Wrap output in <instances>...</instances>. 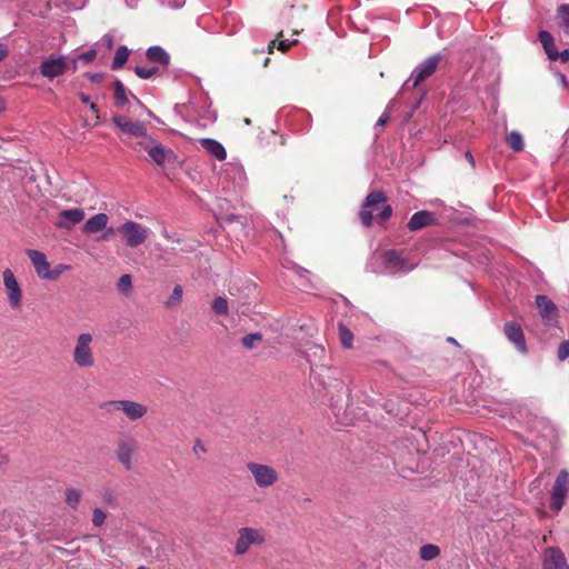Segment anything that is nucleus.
<instances>
[{"label": "nucleus", "mask_w": 569, "mask_h": 569, "mask_svg": "<svg viewBox=\"0 0 569 569\" xmlns=\"http://www.w3.org/2000/svg\"><path fill=\"white\" fill-rule=\"evenodd\" d=\"M387 198L381 191H372L370 192L365 203L359 212L360 220L363 226L369 227L372 223L373 213L376 212L381 221L387 220L391 213L392 209L390 206L386 204Z\"/></svg>", "instance_id": "1"}, {"label": "nucleus", "mask_w": 569, "mask_h": 569, "mask_svg": "<svg viewBox=\"0 0 569 569\" xmlns=\"http://www.w3.org/2000/svg\"><path fill=\"white\" fill-rule=\"evenodd\" d=\"M93 336L90 332L80 333L71 352L73 363L80 369H90L96 363Z\"/></svg>", "instance_id": "2"}, {"label": "nucleus", "mask_w": 569, "mask_h": 569, "mask_svg": "<svg viewBox=\"0 0 569 569\" xmlns=\"http://www.w3.org/2000/svg\"><path fill=\"white\" fill-rule=\"evenodd\" d=\"M266 542V531L262 528L242 527L237 532L233 546L236 556H243L251 547H261Z\"/></svg>", "instance_id": "3"}, {"label": "nucleus", "mask_w": 569, "mask_h": 569, "mask_svg": "<svg viewBox=\"0 0 569 569\" xmlns=\"http://www.w3.org/2000/svg\"><path fill=\"white\" fill-rule=\"evenodd\" d=\"M117 231L128 248H138L142 246L152 233L148 227L132 220H128L120 224Z\"/></svg>", "instance_id": "4"}, {"label": "nucleus", "mask_w": 569, "mask_h": 569, "mask_svg": "<svg viewBox=\"0 0 569 569\" xmlns=\"http://www.w3.org/2000/svg\"><path fill=\"white\" fill-rule=\"evenodd\" d=\"M138 146L147 151L150 159L160 167L176 166L180 163L172 149L154 141L151 137L147 140L139 141Z\"/></svg>", "instance_id": "5"}, {"label": "nucleus", "mask_w": 569, "mask_h": 569, "mask_svg": "<svg viewBox=\"0 0 569 569\" xmlns=\"http://www.w3.org/2000/svg\"><path fill=\"white\" fill-rule=\"evenodd\" d=\"M3 289L11 310L19 311L23 306V291L13 271L9 268L2 271Z\"/></svg>", "instance_id": "6"}, {"label": "nucleus", "mask_w": 569, "mask_h": 569, "mask_svg": "<svg viewBox=\"0 0 569 569\" xmlns=\"http://www.w3.org/2000/svg\"><path fill=\"white\" fill-rule=\"evenodd\" d=\"M305 358L310 365L311 373L316 380H319L331 369L327 365V356L325 348L320 345H310L305 351Z\"/></svg>", "instance_id": "7"}, {"label": "nucleus", "mask_w": 569, "mask_h": 569, "mask_svg": "<svg viewBox=\"0 0 569 569\" xmlns=\"http://www.w3.org/2000/svg\"><path fill=\"white\" fill-rule=\"evenodd\" d=\"M382 269L379 272L383 273H406L415 269L416 263L402 258L395 250H387L380 254Z\"/></svg>", "instance_id": "8"}, {"label": "nucleus", "mask_w": 569, "mask_h": 569, "mask_svg": "<svg viewBox=\"0 0 569 569\" xmlns=\"http://www.w3.org/2000/svg\"><path fill=\"white\" fill-rule=\"evenodd\" d=\"M443 56L440 53L432 54L420 62L411 72L409 79L406 81L405 87L412 82V88L417 87L421 81L426 80L435 73Z\"/></svg>", "instance_id": "9"}, {"label": "nucleus", "mask_w": 569, "mask_h": 569, "mask_svg": "<svg viewBox=\"0 0 569 569\" xmlns=\"http://www.w3.org/2000/svg\"><path fill=\"white\" fill-rule=\"evenodd\" d=\"M247 469L251 473L254 483L259 488L272 487L279 480L278 471L269 465L259 462H248Z\"/></svg>", "instance_id": "10"}, {"label": "nucleus", "mask_w": 569, "mask_h": 569, "mask_svg": "<svg viewBox=\"0 0 569 569\" xmlns=\"http://www.w3.org/2000/svg\"><path fill=\"white\" fill-rule=\"evenodd\" d=\"M108 411H122L128 419L138 420L148 412L147 406L131 400H114L103 405Z\"/></svg>", "instance_id": "11"}, {"label": "nucleus", "mask_w": 569, "mask_h": 569, "mask_svg": "<svg viewBox=\"0 0 569 569\" xmlns=\"http://www.w3.org/2000/svg\"><path fill=\"white\" fill-rule=\"evenodd\" d=\"M569 493V473L567 470H561L556 478L551 490L550 508L556 512L560 511L563 507Z\"/></svg>", "instance_id": "12"}, {"label": "nucleus", "mask_w": 569, "mask_h": 569, "mask_svg": "<svg viewBox=\"0 0 569 569\" xmlns=\"http://www.w3.org/2000/svg\"><path fill=\"white\" fill-rule=\"evenodd\" d=\"M114 124L122 131L133 137H142L143 140L150 138L147 134V127L143 121H133L124 116H114Z\"/></svg>", "instance_id": "13"}, {"label": "nucleus", "mask_w": 569, "mask_h": 569, "mask_svg": "<svg viewBox=\"0 0 569 569\" xmlns=\"http://www.w3.org/2000/svg\"><path fill=\"white\" fill-rule=\"evenodd\" d=\"M67 67L64 57L49 58L41 63L40 72L43 77L52 79L63 74Z\"/></svg>", "instance_id": "14"}, {"label": "nucleus", "mask_w": 569, "mask_h": 569, "mask_svg": "<svg viewBox=\"0 0 569 569\" xmlns=\"http://www.w3.org/2000/svg\"><path fill=\"white\" fill-rule=\"evenodd\" d=\"M137 448V442L132 439L122 440L118 446L117 459L127 470L132 469V457Z\"/></svg>", "instance_id": "15"}, {"label": "nucleus", "mask_w": 569, "mask_h": 569, "mask_svg": "<svg viewBox=\"0 0 569 569\" xmlns=\"http://www.w3.org/2000/svg\"><path fill=\"white\" fill-rule=\"evenodd\" d=\"M505 335L521 353L527 352V345L521 327L516 322H507L503 328Z\"/></svg>", "instance_id": "16"}, {"label": "nucleus", "mask_w": 569, "mask_h": 569, "mask_svg": "<svg viewBox=\"0 0 569 569\" xmlns=\"http://www.w3.org/2000/svg\"><path fill=\"white\" fill-rule=\"evenodd\" d=\"M543 569H569L563 552L558 548H547L543 553Z\"/></svg>", "instance_id": "17"}, {"label": "nucleus", "mask_w": 569, "mask_h": 569, "mask_svg": "<svg viewBox=\"0 0 569 569\" xmlns=\"http://www.w3.org/2000/svg\"><path fill=\"white\" fill-rule=\"evenodd\" d=\"M27 256L32 262L36 273L39 278L48 280V276L51 269V266L46 257V254L38 250H28Z\"/></svg>", "instance_id": "18"}, {"label": "nucleus", "mask_w": 569, "mask_h": 569, "mask_svg": "<svg viewBox=\"0 0 569 569\" xmlns=\"http://www.w3.org/2000/svg\"><path fill=\"white\" fill-rule=\"evenodd\" d=\"M84 219V211L81 208H72L60 211L57 226L62 229H70Z\"/></svg>", "instance_id": "19"}, {"label": "nucleus", "mask_w": 569, "mask_h": 569, "mask_svg": "<svg viewBox=\"0 0 569 569\" xmlns=\"http://www.w3.org/2000/svg\"><path fill=\"white\" fill-rule=\"evenodd\" d=\"M437 218L435 213L427 210H421L411 216L408 222V229L410 231L420 230L422 228L435 224Z\"/></svg>", "instance_id": "20"}, {"label": "nucleus", "mask_w": 569, "mask_h": 569, "mask_svg": "<svg viewBox=\"0 0 569 569\" xmlns=\"http://www.w3.org/2000/svg\"><path fill=\"white\" fill-rule=\"evenodd\" d=\"M108 222L109 217L106 213H97L86 221L82 231L88 234L100 232L106 229Z\"/></svg>", "instance_id": "21"}, {"label": "nucleus", "mask_w": 569, "mask_h": 569, "mask_svg": "<svg viewBox=\"0 0 569 569\" xmlns=\"http://www.w3.org/2000/svg\"><path fill=\"white\" fill-rule=\"evenodd\" d=\"M201 147L217 160H224L227 157V151L224 147L214 139L203 138L199 140Z\"/></svg>", "instance_id": "22"}, {"label": "nucleus", "mask_w": 569, "mask_h": 569, "mask_svg": "<svg viewBox=\"0 0 569 569\" xmlns=\"http://www.w3.org/2000/svg\"><path fill=\"white\" fill-rule=\"evenodd\" d=\"M536 303L542 318L553 319L557 317V307L547 296H537Z\"/></svg>", "instance_id": "23"}, {"label": "nucleus", "mask_w": 569, "mask_h": 569, "mask_svg": "<svg viewBox=\"0 0 569 569\" xmlns=\"http://www.w3.org/2000/svg\"><path fill=\"white\" fill-rule=\"evenodd\" d=\"M226 178L232 180L236 186H242L246 181V173L241 164L229 162L224 169Z\"/></svg>", "instance_id": "24"}, {"label": "nucleus", "mask_w": 569, "mask_h": 569, "mask_svg": "<svg viewBox=\"0 0 569 569\" xmlns=\"http://www.w3.org/2000/svg\"><path fill=\"white\" fill-rule=\"evenodd\" d=\"M539 41L541 42L543 50H545L546 54L548 56V58L551 61H557L558 60V50L556 49L552 34L548 31L542 30L539 32Z\"/></svg>", "instance_id": "25"}, {"label": "nucleus", "mask_w": 569, "mask_h": 569, "mask_svg": "<svg viewBox=\"0 0 569 569\" xmlns=\"http://www.w3.org/2000/svg\"><path fill=\"white\" fill-rule=\"evenodd\" d=\"M147 58L152 62H158L162 66H168L170 57L168 52L161 47L154 46L147 50Z\"/></svg>", "instance_id": "26"}, {"label": "nucleus", "mask_w": 569, "mask_h": 569, "mask_svg": "<svg viewBox=\"0 0 569 569\" xmlns=\"http://www.w3.org/2000/svg\"><path fill=\"white\" fill-rule=\"evenodd\" d=\"M440 555V548L432 543L422 545L419 549V556L422 560L430 561Z\"/></svg>", "instance_id": "27"}, {"label": "nucleus", "mask_w": 569, "mask_h": 569, "mask_svg": "<svg viewBox=\"0 0 569 569\" xmlns=\"http://www.w3.org/2000/svg\"><path fill=\"white\" fill-rule=\"evenodd\" d=\"M81 496L82 493L79 489L69 488L64 492V501L70 508L77 509L81 501Z\"/></svg>", "instance_id": "28"}, {"label": "nucleus", "mask_w": 569, "mask_h": 569, "mask_svg": "<svg viewBox=\"0 0 569 569\" xmlns=\"http://www.w3.org/2000/svg\"><path fill=\"white\" fill-rule=\"evenodd\" d=\"M129 58V50L127 47L121 46L117 49L114 59L112 61V69L117 70L120 69L128 60Z\"/></svg>", "instance_id": "29"}, {"label": "nucleus", "mask_w": 569, "mask_h": 569, "mask_svg": "<svg viewBox=\"0 0 569 569\" xmlns=\"http://www.w3.org/2000/svg\"><path fill=\"white\" fill-rule=\"evenodd\" d=\"M211 308L219 316L228 315L229 306L227 299L223 297H216Z\"/></svg>", "instance_id": "30"}, {"label": "nucleus", "mask_w": 569, "mask_h": 569, "mask_svg": "<svg viewBox=\"0 0 569 569\" xmlns=\"http://www.w3.org/2000/svg\"><path fill=\"white\" fill-rule=\"evenodd\" d=\"M507 142L515 151H520L523 149V139L519 132L512 131L509 133L507 137Z\"/></svg>", "instance_id": "31"}, {"label": "nucleus", "mask_w": 569, "mask_h": 569, "mask_svg": "<svg viewBox=\"0 0 569 569\" xmlns=\"http://www.w3.org/2000/svg\"><path fill=\"white\" fill-rule=\"evenodd\" d=\"M558 17L561 20L563 32L569 36V4H562L558 8Z\"/></svg>", "instance_id": "32"}, {"label": "nucleus", "mask_w": 569, "mask_h": 569, "mask_svg": "<svg viewBox=\"0 0 569 569\" xmlns=\"http://www.w3.org/2000/svg\"><path fill=\"white\" fill-rule=\"evenodd\" d=\"M182 293H183L182 287L180 284H177L173 288V290L167 301V307L172 308V307L179 306L181 302V299H182Z\"/></svg>", "instance_id": "33"}, {"label": "nucleus", "mask_w": 569, "mask_h": 569, "mask_svg": "<svg viewBox=\"0 0 569 569\" xmlns=\"http://www.w3.org/2000/svg\"><path fill=\"white\" fill-rule=\"evenodd\" d=\"M339 336H340V340H341L342 346L345 348H351L352 340H353L352 332L348 328H346L345 326L340 325L339 326Z\"/></svg>", "instance_id": "34"}, {"label": "nucleus", "mask_w": 569, "mask_h": 569, "mask_svg": "<svg viewBox=\"0 0 569 569\" xmlns=\"http://www.w3.org/2000/svg\"><path fill=\"white\" fill-rule=\"evenodd\" d=\"M117 288L122 293H129L132 289V278L130 274H122L117 283Z\"/></svg>", "instance_id": "35"}, {"label": "nucleus", "mask_w": 569, "mask_h": 569, "mask_svg": "<svg viewBox=\"0 0 569 569\" xmlns=\"http://www.w3.org/2000/svg\"><path fill=\"white\" fill-rule=\"evenodd\" d=\"M114 99L118 106H123L127 102L126 88L120 81L114 84Z\"/></svg>", "instance_id": "36"}, {"label": "nucleus", "mask_w": 569, "mask_h": 569, "mask_svg": "<svg viewBox=\"0 0 569 569\" xmlns=\"http://www.w3.org/2000/svg\"><path fill=\"white\" fill-rule=\"evenodd\" d=\"M71 269L70 264L60 263L54 269H50L48 280H57L63 272Z\"/></svg>", "instance_id": "37"}, {"label": "nucleus", "mask_w": 569, "mask_h": 569, "mask_svg": "<svg viewBox=\"0 0 569 569\" xmlns=\"http://www.w3.org/2000/svg\"><path fill=\"white\" fill-rule=\"evenodd\" d=\"M107 519V513L100 509L94 508L92 512V523L94 527H101Z\"/></svg>", "instance_id": "38"}, {"label": "nucleus", "mask_w": 569, "mask_h": 569, "mask_svg": "<svg viewBox=\"0 0 569 569\" xmlns=\"http://www.w3.org/2000/svg\"><path fill=\"white\" fill-rule=\"evenodd\" d=\"M262 339L260 333H250L242 338V345L247 349H252L256 347V343Z\"/></svg>", "instance_id": "39"}, {"label": "nucleus", "mask_w": 569, "mask_h": 569, "mask_svg": "<svg viewBox=\"0 0 569 569\" xmlns=\"http://www.w3.org/2000/svg\"><path fill=\"white\" fill-rule=\"evenodd\" d=\"M136 74L141 79H149L158 72L157 68L136 67Z\"/></svg>", "instance_id": "40"}, {"label": "nucleus", "mask_w": 569, "mask_h": 569, "mask_svg": "<svg viewBox=\"0 0 569 569\" xmlns=\"http://www.w3.org/2000/svg\"><path fill=\"white\" fill-rule=\"evenodd\" d=\"M102 502L106 505H113L116 502V495L111 489H103L101 491Z\"/></svg>", "instance_id": "41"}, {"label": "nucleus", "mask_w": 569, "mask_h": 569, "mask_svg": "<svg viewBox=\"0 0 569 569\" xmlns=\"http://www.w3.org/2000/svg\"><path fill=\"white\" fill-rule=\"evenodd\" d=\"M569 357V343L562 342L558 348V358L560 361L566 360Z\"/></svg>", "instance_id": "42"}, {"label": "nucleus", "mask_w": 569, "mask_h": 569, "mask_svg": "<svg viewBox=\"0 0 569 569\" xmlns=\"http://www.w3.org/2000/svg\"><path fill=\"white\" fill-rule=\"evenodd\" d=\"M296 42H297V40H293L291 42H288L287 40H280L278 42L277 48H278V50L286 52Z\"/></svg>", "instance_id": "43"}, {"label": "nucleus", "mask_w": 569, "mask_h": 569, "mask_svg": "<svg viewBox=\"0 0 569 569\" xmlns=\"http://www.w3.org/2000/svg\"><path fill=\"white\" fill-rule=\"evenodd\" d=\"M97 56V52L96 50H89L87 52H83L81 56H80V59L86 61V62H90L92 61Z\"/></svg>", "instance_id": "44"}, {"label": "nucleus", "mask_w": 569, "mask_h": 569, "mask_svg": "<svg viewBox=\"0 0 569 569\" xmlns=\"http://www.w3.org/2000/svg\"><path fill=\"white\" fill-rule=\"evenodd\" d=\"M558 60L567 62L569 60V50L565 49L561 52L558 51Z\"/></svg>", "instance_id": "45"}, {"label": "nucleus", "mask_w": 569, "mask_h": 569, "mask_svg": "<svg viewBox=\"0 0 569 569\" xmlns=\"http://www.w3.org/2000/svg\"><path fill=\"white\" fill-rule=\"evenodd\" d=\"M8 54V49L4 44H0V61L3 60Z\"/></svg>", "instance_id": "46"}, {"label": "nucleus", "mask_w": 569, "mask_h": 569, "mask_svg": "<svg viewBox=\"0 0 569 569\" xmlns=\"http://www.w3.org/2000/svg\"><path fill=\"white\" fill-rule=\"evenodd\" d=\"M388 121V116L383 113L377 121V126H385Z\"/></svg>", "instance_id": "47"}, {"label": "nucleus", "mask_w": 569, "mask_h": 569, "mask_svg": "<svg viewBox=\"0 0 569 569\" xmlns=\"http://www.w3.org/2000/svg\"><path fill=\"white\" fill-rule=\"evenodd\" d=\"M90 109H91L92 112L98 114V107H97L96 103H90ZM96 120H97L96 123H98L99 122V116H96Z\"/></svg>", "instance_id": "48"}, {"label": "nucleus", "mask_w": 569, "mask_h": 569, "mask_svg": "<svg viewBox=\"0 0 569 569\" xmlns=\"http://www.w3.org/2000/svg\"><path fill=\"white\" fill-rule=\"evenodd\" d=\"M8 461V456L0 449V466Z\"/></svg>", "instance_id": "49"}, {"label": "nucleus", "mask_w": 569, "mask_h": 569, "mask_svg": "<svg viewBox=\"0 0 569 569\" xmlns=\"http://www.w3.org/2000/svg\"><path fill=\"white\" fill-rule=\"evenodd\" d=\"M79 98L83 103H90V97L84 93H79Z\"/></svg>", "instance_id": "50"}, {"label": "nucleus", "mask_w": 569, "mask_h": 569, "mask_svg": "<svg viewBox=\"0 0 569 569\" xmlns=\"http://www.w3.org/2000/svg\"><path fill=\"white\" fill-rule=\"evenodd\" d=\"M184 3V0H174L173 2H170V4L174 8H179Z\"/></svg>", "instance_id": "51"}, {"label": "nucleus", "mask_w": 569, "mask_h": 569, "mask_svg": "<svg viewBox=\"0 0 569 569\" xmlns=\"http://www.w3.org/2000/svg\"><path fill=\"white\" fill-rule=\"evenodd\" d=\"M466 158L471 163V166L475 167V159L469 151L466 152Z\"/></svg>", "instance_id": "52"}, {"label": "nucleus", "mask_w": 569, "mask_h": 569, "mask_svg": "<svg viewBox=\"0 0 569 569\" xmlns=\"http://www.w3.org/2000/svg\"><path fill=\"white\" fill-rule=\"evenodd\" d=\"M274 46H276V40H273V41H271V42L269 43V46H268V51H269V53H272V52H273V48H274Z\"/></svg>", "instance_id": "53"}, {"label": "nucleus", "mask_w": 569, "mask_h": 569, "mask_svg": "<svg viewBox=\"0 0 569 569\" xmlns=\"http://www.w3.org/2000/svg\"><path fill=\"white\" fill-rule=\"evenodd\" d=\"M127 4L130 7V8H134L136 7V1L134 0H126Z\"/></svg>", "instance_id": "54"}, {"label": "nucleus", "mask_w": 569, "mask_h": 569, "mask_svg": "<svg viewBox=\"0 0 569 569\" xmlns=\"http://www.w3.org/2000/svg\"><path fill=\"white\" fill-rule=\"evenodd\" d=\"M6 104L4 101L0 98V113L4 110Z\"/></svg>", "instance_id": "55"}, {"label": "nucleus", "mask_w": 569, "mask_h": 569, "mask_svg": "<svg viewBox=\"0 0 569 569\" xmlns=\"http://www.w3.org/2000/svg\"><path fill=\"white\" fill-rule=\"evenodd\" d=\"M139 108L141 109V111H144L148 116H152V112L147 110L143 106H140Z\"/></svg>", "instance_id": "56"}, {"label": "nucleus", "mask_w": 569, "mask_h": 569, "mask_svg": "<svg viewBox=\"0 0 569 569\" xmlns=\"http://www.w3.org/2000/svg\"><path fill=\"white\" fill-rule=\"evenodd\" d=\"M269 61H270V59H269V58H267V59L264 60L263 66H264V67H267V66H268V63H269Z\"/></svg>", "instance_id": "57"}, {"label": "nucleus", "mask_w": 569, "mask_h": 569, "mask_svg": "<svg viewBox=\"0 0 569 569\" xmlns=\"http://www.w3.org/2000/svg\"><path fill=\"white\" fill-rule=\"evenodd\" d=\"M137 569H149V568H147L146 566H140Z\"/></svg>", "instance_id": "58"}, {"label": "nucleus", "mask_w": 569, "mask_h": 569, "mask_svg": "<svg viewBox=\"0 0 569 569\" xmlns=\"http://www.w3.org/2000/svg\"><path fill=\"white\" fill-rule=\"evenodd\" d=\"M244 122H246V124H250V120L249 119H244Z\"/></svg>", "instance_id": "59"}, {"label": "nucleus", "mask_w": 569, "mask_h": 569, "mask_svg": "<svg viewBox=\"0 0 569 569\" xmlns=\"http://www.w3.org/2000/svg\"><path fill=\"white\" fill-rule=\"evenodd\" d=\"M449 341L456 343V340L453 338H449Z\"/></svg>", "instance_id": "60"}, {"label": "nucleus", "mask_w": 569, "mask_h": 569, "mask_svg": "<svg viewBox=\"0 0 569 569\" xmlns=\"http://www.w3.org/2000/svg\"><path fill=\"white\" fill-rule=\"evenodd\" d=\"M567 342L569 343V340Z\"/></svg>", "instance_id": "61"}]
</instances>
